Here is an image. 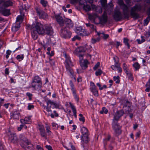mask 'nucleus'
<instances>
[{"label":"nucleus","mask_w":150,"mask_h":150,"mask_svg":"<svg viewBox=\"0 0 150 150\" xmlns=\"http://www.w3.org/2000/svg\"><path fill=\"white\" fill-rule=\"evenodd\" d=\"M44 28L42 24L38 22L32 25L31 31V36L33 40H35L37 39L38 34L44 35Z\"/></svg>","instance_id":"f257e3e1"},{"label":"nucleus","mask_w":150,"mask_h":150,"mask_svg":"<svg viewBox=\"0 0 150 150\" xmlns=\"http://www.w3.org/2000/svg\"><path fill=\"white\" fill-rule=\"evenodd\" d=\"M123 115V113H115L113 115L114 117L112 125L114 131V134L116 136H118L121 133V127L118 123V121Z\"/></svg>","instance_id":"f03ea898"},{"label":"nucleus","mask_w":150,"mask_h":150,"mask_svg":"<svg viewBox=\"0 0 150 150\" xmlns=\"http://www.w3.org/2000/svg\"><path fill=\"white\" fill-rule=\"evenodd\" d=\"M81 132L82 134L81 135V143L82 146L84 148V144H87L89 141L88 136L89 133L88 130L85 127H83L81 129Z\"/></svg>","instance_id":"7ed1b4c3"},{"label":"nucleus","mask_w":150,"mask_h":150,"mask_svg":"<svg viewBox=\"0 0 150 150\" xmlns=\"http://www.w3.org/2000/svg\"><path fill=\"white\" fill-rule=\"evenodd\" d=\"M42 85L41 78L38 75L35 76L33 79L31 87L36 90L40 88Z\"/></svg>","instance_id":"20e7f679"},{"label":"nucleus","mask_w":150,"mask_h":150,"mask_svg":"<svg viewBox=\"0 0 150 150\" xmlns=\"http://www.w3.org/2000/svg\"><path fill=\"white\" fill-rule=\"evenodd\" d=\"M142 9V6L139 4H136L131 8L130 15L133 18L138 19L139 18V14L136 12L140 11Z\"/></svg>","instance_id":"39448f33"},{"label":"nucleus","mask_w":150,"mask_h":150,"mask_svg":"<svg viewBox=\"0 0 150 150\" xmlns=\"http://www.w3.org/2000/svg\"><path fill=\"white\" fill-rule=\"evenodd\" d=\"M65 57L66 58L65 62V67L67 71L69 72L71 75L73 74V70L71 67H73L74 65L70 59V57L69 56L65 54Z\"/></svg>","instance_id":"423d86ee"},{"label":"nucleus","mask_w":150,"mask_h":150,"mask_svg":"<svg viewBox=\"0 0 150 150\" xmlns=\"http://www.w3.org/2000/svg\"><path fill=\"white\" fill-rule=\"evenodd\" d=\"M46 103L47 107L45 106L44 109L46 110L48 112L52 111L51 108L53 109L54 108H57L58 107L57 104L54 102L49 100L47 101H45Z\"/></svg>","instance_id":"0eeeda50"},{"label":"nucleus","mask_w":150,"mask_h":150,"mask_svg":"<svg viewBox=\"0 0 150 150\" xmlns=\"http://www.w3.org/2000/svg\"><path fill=\"white\" fill-rule=\"evenodd\" d=\"M121 4H123L122 5V9L123 10V14L124 15L123 18L125 19L126 18H128L129 17V9L128 8L127 6L124 4L122 1H121Z\"/></svg>","instance_id":"6e6552de"},{"label":"nucleus","mask_w":150,"mask_h":150,"mask_svg":"<svg viewBox=\"0 0 150 150\" xmlns=\"http://www.w3.org/2000/svg\"><path fill=\"white\" fill-rule=\"evenodd\" d=\"M112 16L114 19L116 21H120L123 18L122 14L119 10L115 11Z\"/></svg>","instance_id":"1a4fd4ad"},{"label":"nucleus","mask_w":150,"mask_h":150,"mask_svg":"<svg viewBox=\"0 0 150 150\" xmlns=\"http://www.w3.org/2000/svg\"><path fill=\"white\" fill-rule=\"evenodd\" d=\"M90 89L94 96H98V91L96 89V86L94 83L93 82L91 81L90 82Z\"/></svg>","instance_id":"9d476101"},{"label":"nucleus","mask_w":150,"mask_h":150,"mask_svg":"<svg viewBox=\"0 0 150 150\" xmlns=\"http://www.w3.org/2000/svg\"><path fill=\"white\" fill-rule=\"evenodd\" d=\"M71 34V32L67 30L65 27L62 28L61 30L60 35L63 38H66L67 37L69 36Z\"/></svg>","instance_id":"9b49d317"},{"label":"nucleus","mask_w":150,"mask_h":150,"mask_svg":"<svg viewBox=\"0 0 150 150\" xmlns=\"http://www.w3.org/2000/svg\"><path fill=\"white\" fill-rule=\"evenodd\" d=\"M44 35L46 34L51 36L53 33V29L50 25H46L44 28Z\"/></svg>","instance_id":"f8f14e48"},{"label":"nucleus","mask_w":150,"mask_h":150,"mask_svg":"<svg viewBox=\"0 0 150 150\" xmlns=\"http://www.w3.org/2000/svg\"><path fill=\"white\" fill-rule=\"evenodd\" d=\"M54 17L57 22L60 26H63L64 25V20L60 15L55 14Z\"/></svg>","instance_id":"ddd939ff"},{"label":"nucleus","mask_w":150,"mask_h":150,"mask_svg":"<svg viewBox=\"0 0 150 150\" xmlns=\"http://www.w3.org/2000/svg\"><path fill=\"white\" fill-rule=\"evenodd\" d=\"M8 139L11 142L13 143L16 142L17 140V138L16 134L15 133H11L8 135Z\"/></svg>","instance_id":"4468645a"},{"label":"nucleus","mask_w":150,"mask_h":150,"mask_svg":"<svg viewBox=\"0 0 150 150\" xmlns=\"http://www.w3.org/2000/svg\"><path fill=\"white\" fill-rule=\"evenodd\" d=\"M64 24H65L66 26L69 28H72L73 26V24L71 20L69 19L66 18L64 19Z\"/></svg>","instance_id":"2eb2a0df"},{"label":"nucleus","mask_w":150,"mask_h":150,"mask_svg":"<svg viewBox=\"0 0 150 150\" xmlns=\"http://www.w3.org/2000/svg\"><path fill=\"white\" fill-rule=\"evenodd\" d=\"M31 116L25 117L24 119H21V122L23 123L30 124L31 122Z\"/></svg>","instance_id":"dca6fc26"},{"label":"nucleus","mask_w":150,"mask_h":150,"mask_svg":"<svg viewBox=\"0 0 150 150\" xmlns=\"http://www.w3.org/2000/svg\"><path fill=\"white\" fill-rule=\"evenodd\" d=\"M13 2L11 0H8L4 1L3 3V6L6 7L11 6L13 5Z\"/></svg>","instance_id":"f3484780"},{"label":"nucleus","mask_w":150,"mask_h":150,"mask_svg":"<svg viewBox=\"0 0 150 150\" xmlns=\"http://www.w3.org/2000/svg\"><path fill=\"white\" fill-rule=\"evenodd\" d=\"M37 13L42 18H45L47 16V14L42 11H37Z\"/></svg>","instance_id":"a211bd4d"},{"label":"nucleus","mask_w":150,"mask_h":150,"mask_svg":"<svg viewBox=\"0 0 150 150\" xmlns=\"http://www.w3.org/2000/svg\"><path fill=\"white\" fill-rule=\"evenodd\" d=\"M98 15L97 13H94L93 14H89L88 15V18L90 20H94L96 18L98 17Z\"/></svg>","instance_id":"6ab92c4d"},{"label":"nucleus","mask_w":150,"mask_h":150,"mask_svg":"<svg viewBox=\"0 0 150 150\" xmlns=\"http://www.w3.org/2000/svg\"><path fill=\"white\" fill-rule=\"evenodd\" d=\"M11 118H13L14 119H18L19 118L20 116V113H11Z\"/></svg>","instance_id":"aec40b11"},{"label":"nucleus","mask_w":150,"mask_h":150,"mask_svg":"<svg viewBox=\"0 0 150 150\" xmlns=\"http://www.w3.org/2000/svg\"><path fill=\"white\" fill-rule=\"evenodd\" d=\"M2 13L5 16H8L10 15V10L6 9H4L2 11Z\"/></svg>","instance_id":"412c9836"},{"label":"nucleus","mask_w":150,"mask_h":150,"mask_svg":"<svg viewBox=\"0 0 150 150\" xmlns=\"http://www.w3.org/2000/svg\"><path fill=\"white\" fill-rule=\"evenodd\" d=\"M86 50L85 47H80L76 49V51L78 53L84 52Z\"/></svg>","instance_id":"4be33fe9"},{"label":"nucleus","mask_w":150,"mask_h":150,"mask_svg":"<svg viewBox=\"0 0 150 150\" xmlns=\"http://www.w3.org/2000/svg\"><path fill=\"white\" fill-rule=\"evenodd\" d=\"M129 41V39L126 38H124L123 39V43H124L125 45L127 46V47L128 49H130V45L128 42Z\"/></svg>","instance_id":"5701e85b"},{"label":"nucleus","mask_w":150,"mask_h":150,"mask_svg":"<svg viewBox=\"0 0 150 150\" xmlns=\"http://www.w3.org/2000/svg\"><path fill=\"white\" fill-rule=\"evenodd\" d=\"M40 131V134L42 137H46V133L45 130L44 129L43 127H41L39 129Z\"/></svg>","instance_id":"b1692460"},{"label":"nucleus","mask_w":150,"mask_h":150,"mask_svg":"<svg viewBox=\"0 0 150 150\" xmlns=\"http://www.w3.org/2000/svg\"><path fill=\"white\" fill-rule=\"evenodd\" d=\"M111 138V136L110 135H108V136L105 139H103V143L104 146H105L107 144V142L109 141Z\"/></svg>","instance_id":"393cba45"},{"label":"nucleus","mask_w":150,"mask_h":150,"mask_svg":"<svg viewBox=\"0 0 150 150\" xmlns=\"http://www.w3.org/2000/svg\"><path fill=\"white\" fill-rule=\"evenodd\" d=\"M87 61H84L83 63H82L80 64V65L83 69H85L87 67Z\"/></svg>","instance_id":"a878e982"},{"label":"nucleus","mask_w":150,"mask_h":150,"mask_svg":"<svg viewBox=\"0 0 150 150\" xmlns=\"http://www.w3.org/2000/svg\"><path fill=\"white\" fill-rule=\"evenodd\" d=\"M74 98L77 102H78L79 100V98L78 95L76 93V91L72 92Z\"/></svg>","instance_id":"bb28decb"},{"label":"nucleus","mask_w":150,"mask_h":150,"mask_svg":"<svg viewBox=\"0 0 150 150\" xmlns=\"http://www.w3.org/2000/svg\"><path fill=\"white\" fill-rule=\"evenodd\" d=\"M24 57V55L23 54L18 55L16 57V59L18 60L19 61H21L22 60Z\"/></svg>","instance_id":"cd10ccee"},{"label":"nucleus","mask_w":150,"mask_h":150,"mask_svg":"<svg viewBox=\"0 0 150 150\" xmlns=\"http://www.w3.org/2000/svg\"><path fill=\"white\" fill-rule=\"evenodd\" d=\"M102 20L104 22L106 23L107 21V16L106 14H105V13L102 15Z\"/></svg>","instance_id":"c85d7f7f"},{"label":"nucleus","mask_w":150,"mask_h":150,"mask_svg":"<svg viewBox=\"0 0 150 150\" xmlns=\"http://www.w3.org/2000/svg\"><path fill=\"white\" fill-rule=\"evenodd\" d=\"M126 74L128 76L129 79L131 81L133 80V77L132 75L129 71H128L127 73H126Z\"/></svg>","instance_id":"c756f323"},{"label":"nucleus","mask_w":150,"mask_h":150,"mask_svg":"<svg viewBox=\"0 0 150 150\" xmlns=\"http://www.w3.org/2000/svg\"><path fill=\"white\" fill-rule=\"evenodd\" d=\"M133 67L136 70H138L140 68V65L138 62H135L133 64Z\"/></svg>","instance_id":"7c9ffc66"},{"label":"nucleus","mask_w":150,"mask_h":150,"mask_svg":"<svg viewBox=\"0 0 150 150\" xmlns=\"http://www.w3.org/2000/svg\"><path fill=\"white\" fill-rule=\"evenodd\" d=\"M122 67L125 73H127L128 71H129L127 65L125 63L123 64Z\"/></svg>","instance_id":"2f4dec72"},{"label":"nucleus","mask_w":150,"mask_h":150,"mask_svg":"<svg viewBox=\"0 0 150 150\" xmlns=\"http://www.w3.org/2000/svg\"><path fill=\"white\" fill-rule=\"evenodd\" d=\"M70 107H71L73 112H76V110L75 106L73 104L70 103Z\"/></svg>","instance_id":"473e14b6"},{"label":"nucleus","mask_w":150,"mask_h":150,"mask_svg":"<svg viewBox=\"0 0 150 150\" xmlns=\"http://www.w3.org/2000/svg\"><path fill=\"white\" fill-rule=\"evenodd\" d=\"M83 9L86 11H88L91 10V8L89 5H84L83 6Z\"/></svg>","instance_id":"72a5a7b5"},{"label":"nucleus","mask_w":150,"mask_h":150,"mask_svg":"<svg viewBox=\"0 0 150 150\" xmlns=\"http://www.w3.org/2000/svg\"><path fill=\"white\" fill-rule=\"evenodd\" d=\"M75 31L77 33H80V34H81L80 32H83L82 27L81 26L76 27Z\"/></svg>","instance_id":"f704fd0d"},{"label":"nucleus","mask_w":150,"mask_h":150,"mask_svg":"<svg viewBox=\"0 0 150 150\" xmlns=\"http://www.w3.org/2000/svg\"><path fill=\"white\" fill-rule=\"evenodd\" d=\"M150 20V18L147 17L144 20V26H146L148 24Z\"/></svg>","instance_id":"c9c22d12"},{"label":"nucleus","mask_w":150,"mask_h":150,"mask_svg":"<svg viewBox=\"0 0 150 150\" xmlns=\"http://www.w3.org/2000/svg\"><path fill=\"white\" fill-rule=\"evenodd\" d=\"M40 2L44 7L46 6L48 4L47 1L45 0H40Z\"/></svg>","instance_id":"e433bc0d"},{"label":"nucleus","mask_w":150,"mask_h":150,"mask_svg":"<svg viewBox=\"0 0 150 150\" xmlns=\"http://www.w3.org/2000/svg\"><path fill=\"white\" fill-rule=\"evenodd\" d=\"M21 139L25 142V143L28 146V145L30 144V143L28 142V139L24 137V138H23V137H22L21 138Z\"/></svg>","instance_id":"4c0bfd02"},{"label":"nucleus","mask_w":150,"mask_h":150,"mask_svg":"<svg viewBox=\"0 0 150 150\" xmlns=\"http://www.w3.org/2000/svg\"><path fill=\"white\" fill-rule=\"evenodd\" d=\"M119 65V64H115L114 65H112L111 67L113 70L116 71L117 70Z\"/></svg>","instance_id":"58836bf2"},{"label":"nucleus","mask_w":150,"mask_h":150,"mask_svg":"<svg viewBox=\"0 0 150 150\" xmlns=\"http://www.w3.org/2000/svg\"><path fill=\"white\" fill-rule=\"evenodd\" d=\"M100 40V38H97L96 39L92 38L91 42L93 44H94L96 42H98Z\"/></svg>","instance_id":"ea45409f"},{"label":"nucleus","mask_w":150,"mask_h":150,"mask_svg":"<svg viewBox=\"0 0 150 150\" xmlns=\"http://www.w3.org/2000/svg\"><path fill=\"white\" fill-rule=\"evenodd\" d=\"M69 84L71 87V90L72 91V92L76 91L74 89V86L72 81L71 80L70 81Z\"/></svg>","instance_id":"a19ab883"},{"label":"nucleus","mask_w":150,"mask_h":150,"mask_svg":"<svg viewBox=\"0 0 150 150\" xmlns=\"http://www.w3.org/2000/svg\"><path fill=\"white\" fill-rule=\"evenodd\" d=\"M26 96L28 97V100H32V98L33 96V94L29 92H27L26 93Z\"/></svg>","instance_id":"79ce46f5"},{"label":"nucleus","mask_w":150,"mask_h":150,"mask_svg":"<svg viewBox=\"0 0 150 150\" xmlns=\"http://www.w3.org/2000/svg\"><path fill=\"white\" fill-rule=\"evenodd\" d=\"M120 77L119 76H114L113 79L114 81H115V83H120V81L119 80Z\"/></svg>","instance_id":"37998d69"},{"label":"nucleus","mask_w":150,"mask_h":150,"mask_svg":"<svg viewBox=\"0 0 150 150\" xmlns=\"http://www.w3.org/2000/svg\"><path fill=\"white\" fill-rule=\"evenodd\" d=\"M17 27L16 25L14 24L12 28V30L14 32H16L17 31L19 28Z\"/></svg>","instance_id":"c03bdc74"},{"label":"nucleus","mask_w":150,"mask_h":150,"mask_svg":"<svg viewBox=\"0 0 150 150\" xmlns=\"http://www.w3.org/2000/svg\"><path fill=\"white\" fill-rule=\"evenodd\" d=\"M79 116L80 117L79 118L80 121H82L84 123L85 122V118L83 115L81 114H80L79 115Z\"/></svg>","instance_id":"a18cd8bd"},{"label":"nucleus","mask_w":150,"mask_h":150,"mask_svg":"<svg viewBox=\"0 0 150 150\" xmlns=\"http://www.w3.org/2000/svg\"><path fill=\"white\" fill-rule=\"evenodd\" d=\"M102 73V71L100 69H98V70L96 71L95 74L96 76H100L101 75Z\"/></svg>","instance_id":"49530a36"},{"label":"nucleus","mask_w":150,"mask_h":150,"mask_svg":"<svg viewBox=\"0 0 150 150\" xmlns=\"http://www.w3.org/2000/svg\"><path fill=\"white\" fill-rule=\"evenodd\" d=\"M12 52L9 50H8L6 51V59H8L9 57V55H10Z\"/></svg>","instance_id":"de8ad7c7"},{"label":"nucleus","mask_w":150,"mask_h":150,"mask_svg":"<svg viewBox=\"0 0 150 150\" xmlns=\"http://www.w3.org/2000/svg\"><path fill=\"white\" fill-rule=\"evenodd\" d=\"M82 1L83 3L85 2H86L87 3H88L90 4H92L93 3V0H81L80 2V3H81V2ZM81 4H84V3H81Z\"/></svg>","instance_id":"09e8293b"},{"label":"nucleus","mask_w":150,"mask_h":150,"mask_svg":"<svg viewBox=\"0 0 150 150\" xmlns=\"http://www.w3.org/2000/svg\"><path fill=\"white\" fill-rule=\"evenodd\" d=\"M23 20L22 17L21 16H18L16 18V22H20L22 21Z\"/></svg>","instance_id":"8fccbe9b"},{"label":"nucleus","mask_w":150,"mask_h":150,"mask_svg":"<svg viewBox=\"0 0 150 150\" xmlns=\"http://www.w3.org/2000/svg\"><path fill=\"white\" fill-rule=\"evenodd\" d=\"M130 108L128 106H125L123 107V110H125V112H129L131 111L129 110Z\"/></svg>","instance_id":"3c124183"},{"label":"nucleus","mask_w":150,"mask_h":150,"mask_svg":"<svg viewBox=\"0 0 150 150\" xmlns=\"http://www.w3.org/2000/svg\"><path fill=\"white\" fill-rule=\"evenodd\" d=\"M52 125L54 129H57L58 127V125L54 122H53L52 123Z\"/></svg>","instance_id":"603ef678"},{"label":"nucleus","mask_w":150,"mask_h":150,"mask_svg":"<svg viewBox=\"0 0 150 150\" xmlns=\"http://www.w3.org/2000/svg\"><path fill=\"white\" fill-rule=\"evenodd\" d=\"M79 1V0H69L70 3L73 4L77 3Z\"/></svg>","instance_id":"864d4df0"},{"label":"nucleus","mask_w":150,"mask_h":150,"mask_svg":"<svg viewBox=\"0 0 150 150\" xmlns=\"http://www.w3.org/2000/svg\"><path fill=\"white\" fill-rule=\"evenodd\" d=\"M108 110L106 109L105 107H103L102 108V110H101L100 112H108Z\"/></svg>","instance_id":"5fc2aeb1"},{"label":"nucleus","mask_w":150,"mask_h":150,"mask_svg":"<svg viewBox=\"0 0 150 150\" xmlns=\"http://www.w3.org/2000/svg\"><path fill=\"white\" fill-rule=\"evenodd\" d=\"M46 130L47 133H48V135H49L50 134V133H51V132L50 130V127L48 126H47L46 127Z\"/></svg>","instance_id":"6e6d98bb"},{"label":"nucleus","mask_w":150,"mask_h":150,"mask_svg":"<svg viewBox=\"0 0 150 150\" xmlns=\"http://www.w3.org/2000/svg\"><path fill=\"white\" fill-rule=\"evenodd\" d=\"M78 56L79 58V62L81 63L83 59V55L81 54H78Z\"/></svg>","instance_id":"4d7b16f0"},{"label":"nucleus","mask_w":150,"mask_h":150,"mask_svg":"<svg viewBox=\"0 0 150 150\" xmlns=\"http://www.w3.org/2000/svg\"><path fill=\"white\" fill-rule=\"evenodd\" d=\"M100 66V63L98 62L93 68L94 70H96Z\"/></svg>","instance_id":"13d9d810"},{"label":"nucleus","mask_w":150,"mask_h":150,"mask_svg":"<svg viewBox=\"0 0 150 150\" xmlns=\"http://www.w3.org/2000/svg\"><path fill=\"white\" fill-rule=\"evenodd\" d=\"M100 2L102 6H105L107 3V0H100Z\"/></svg>","instance_id":"bf43d9fd"},{"label":"nucleus","mask_w":150,"mask_h":150,"mask_svg":"<svg viewBox=\"0 0 150 150\" xmlns=\"http://www.w3.org/2000/svg\"><path fill=\"white\" fill-rule=\"evenodd\" d=\"M89 28L91 29L92 31H94L96 29V27L93 24H91Z\"/></svg>","instance_id":"052dcab7"},{"label":"nucleus","mask_w":150,"mask_h":150,"mask_svg":"<svg viewBox=\"0 0 150 150\" xmlns=\"http://www.w3.org/2000/svg\"><path fill=\"white\" fill-rule=\"evenodd\" d=\"M50 59V63L51 66H52L54 65V61H53L52 59H51L50 58L49 59Z\"/></svg>","instance_id":"680f3d73"},{"label":"nucleus","mask_w":150,"mask_h":150,"mask_svg":"<svg viewBox=\"0 0 150 150\" xmlns=\"http://www.w3.org/2000/svg\"><path fill=\"white\" fill-rule=\"evenodd\" d=\"M146 87V89L145 91L146 92H150V86H146V84L145 85Z\"/></svg>","instance_id":"e2e57ef3"},{"label":"nucleus","mask_w":150,"mask_h":150,"mask_svg":"<svg viewBox=\"0 0 150 150\" xmlns=\"http://www.w3.org/2000/svg\"><path fill=\"white\" fill-rule=\"evenodd\" d=\"M102 34L103 35V38H104L105 39H107L109 37V35L108 34H105L104 33H103Z\"/></svg>","instance_id":"0e129e2a"},{"label":"nucleus","mask_w":150,"mask_h":150,"mask_svg":"<svg viewBox=\"0 0 150 150\" xmlns=\"http://www.w3.org/2000/svg\"><path fill=\"white\" fill-rule=\"evenodd\" d=\"M137 41L138 44H140L144 42V41L145 40L144 39H142L141 41H140L139 39H137Z\"/></svg>","instance_id":"69168bd1"},{"label":"nucleus","mask_w":150,"mask_h":150,"mask_svg":"<svg viewBox=\"0 0 150 150\" xmlns=\"http://www.w3.org/2000/svg\"><path fill=\"white\" fill-rule=\"evenodd\" d=\"M28 108V110H30L34 108V106L33 105L29 104Z\"/></svg>","instance_id":"338daca9"},{"label":"nucleus","mask_w":150,"mask_h":150,"mask_svg":"<svg viewBox=\"0 0 150 150\" xmlns=\"http://www.w3.org/2000/svg\"><path fill=\"white\" fill-rule=\"evenodd\" d=\"M45 147L48 150H52L51 146H50L46 145Z\"/></svg>","instance_id":"774afa93"}]
</instances>
